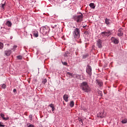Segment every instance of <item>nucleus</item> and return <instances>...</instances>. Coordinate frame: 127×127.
<instances>
[{"mask_svg":"<svg viewBox=\"0 0 127 127\" xmlns=\"http://www.w3.org/2000/svg\"><path fill=\"white\" fill-rule=\"evenodd\" d=\"M73 35H74V37L76 39L80 38V30L79 28H76L74 30Z\"/></svg>","mask_w":127,"mask_h":127,"instance_id":"4","label":"nucleus"},{"mask_svg":"<svg viewBox=\"0 0 127 127\" xmlns=\"http://www.w3.org/2000/svg\"><path fill=\"white\" fill-rule=\"evenodd\" d=\"M63 64H64V65H66L67 64V62H64L63 63Z\"/></svg>","mask_w":127,"mask_h":127,"instance_id":"36","label":"nucleus"},{"mask_svg":"<svg viewBox=\"0 0 127 127\" xmlns=\"http://www.w3.org/2000/svg\"><path fill=\"white\" fill-rule=\"evenodd\" d=\"M89 6L94 9L96 7V6L95 5V4L94 3H91L89 4Z\"/></svg>","mask_w":127,"mask_h":127,"instance_id":"19","label":"nucleus"},{"mask_svg":"<svg viewBox=\"0 0 127 127\" xmlns=\"http://www.w3.org/2000/svg\"><path fill=\"white\" fill-rule=\"evenodd\" d=\"M29 118L30 119V121H32V115H29Z\"/></svg>","mask_w":127,"mask_h":127,"instance_id":"34","label":"nucleus"},{"mask_svg":"<svg viewBox=\"0 0 127 127\" xmlns=\"http://www.w3.org/2000/svg\"><path fill=\"white\" fill-rule=\"evenodd\" d=\"M123 28H120L118 30V36L121 37V36H123V34H124V32H123Z\"/></svg>","mask_w":127,"mask_h":127,"instance_id":"10","label":"nucleus"},{"mask_svg":"<svg viewBox=\"0 0 127 127\" xmlns=\"http://www.w3.org/2000/svg\"><path fill=\"white\" fill-rule=\"evenodd\" d=\"M33 36L35 37H38V32H37V31H36L35 32H34L33 33Z\"/></svg>","mask_w":127,"mask_h":127,"instance_id":"21","label":"nucleus"},{"mask_svg":"<svg viewBox=\"0 0 127 127\" xmlns=\"http://www.w3.org/2000/svg\"><path fill=\"white\" fill-rule=\"evenodd\" d=\"M111 41H112V42H113V43H114V44H119V39L115 38V37H111Z\"/></svg>","mask_w":127,"mask_h":127,"instance_id":"9","label":"nucleus"},{"mask_svg":"<svg viewBox=\"0 0 127 127\" xmlns=\"http://www.w3.org/2000/svg\"><path fill=\"white\" fill-rule=\"evenodd\" d=\"M80 89L85 93H89L91 92V87L89 86L87 81H83L79 85Z\"/></svg>","mask_w":127,"mask_h":127,"instance_id":"1","label":"nucleus"},{"mask_svg":"<svg viewBox=\"0 0 127 127\" xmlns=\"http://www.w3.org/2000/svg\"><path fill=\"white\" fill-rule=\"evenodd\" d=\"M63 56L64 57H71V54H70L69 52L66 51L64 53Z\"/></svg>","mask_w":127,"mask_h":127,"instance_id":"12","label":"nucleus"},{"mask_svg":"<svg viewBox=\"0 0 127 127\" xmlns=\"http://www.w3.org/2000/svg\"><path fill=\"white\" fill-rule=\"evenodd\" d=\"M13 93H15V92H16V89H14L13 90Z\"/></svg>","mask_w":127,"mask_h":127,"instance_id":"37","label":"nucleus"},{"mask_svg":"<svg viewBox=\"0 0 127 127\" xmlns=\"http://www.w3.org/2000/svg\"><path fill=\"white\" fill-rule=\"evenodd\" d=\"M79 122H81V123H82V124H83V120H82V119H80L79 120Z\"/></svg>","mask_w":127,"mask_h":127,"instance_id":"39","label":"nucleus"},{"mask_svg":"<svg viewBox=\"0 0 127 127\" xmlns=\"http://www.w3.org/2000/svg\"><path fill=\"white\" fill-rule=\"evenodd\" d=\"M11 50H7L4 51V54L6 56H10L11 54Z\"/></svg>","mask_w":127,"mask_h":127,"instance_id":"11","label":"nucleus"},{"mask_svg":"<svg viewBox=\"0 0 127 127\" xmlns=\"http://www.w3.org/2000/svg\"><path fill=\"white\" fill-rule=\"evenodd\" d=\"M86 26H87V25L83 26V28H85V27H86Z\"/></svg>","mask_w":127,"mask_h":127,"instance_id":"42","label":"nucleus"},{"mask_svg":"<svg viewBox=\"0 0 127 127\" xmlns=\"http://www.w3.org/2000/svg\"><path fill=\"white\" fill-rule=\"evenodd\" d=\"M74 105H75L74 103V101H71L69 104L70 108H73V107H74Z\"/></svg>","mask_w":127,"mask_h":127,"instance_id":"20","label":"nucleus"},{"mask_svg":"<svg viewBox=\"0 0 127 127\" xmlns=\"http://www.w3.org/2000/svg\"><path fill=\"white\" fill-rule=\"evenodd\" d=\"M66 75H68V76H71V77H74V74H73L72 73L69 72H67L66 73Z\"/></svg>","mask_w":127,"mask_h":127,"instance_id":"24","label":"nucleus"},{"mask_svg":"<svg viewBox=\"0 0 127 127\" xmlns=\"http://www.w3.org/2000/svg\"><path fill=\"white\" fill-rule=\"evenodd\" d=\"M5 4L4 3H1L0 5V7L1 8L2 10H4V6Z\"/></svg>","mask_w":127,"mask_h":127,"instance_id":"22","label":"nucleus"},{"mask_svg":"<svg viewBox=\"0 0 127 127\" xmlns=\"http://www.w3.org/2000/svg\"><path fill=\"white\" fill-rule=\"evenodd\" d=\"M29 36L31 37V38H32V35H31V34H30Z\"/></svg>","mask_w":127,"mask_h":127,"instance_id":"40","label":"nucleus"},{"mask_svg":"<svg viewBox=\"0 0 127 127\" xmlns=\"http://www.w3.org/2000/svg\"><path fill=\"white\" fill-rule=\"evenodd\" d=\"M6 25L8 26V27H11V25H12V23H11V22H10L9 20H7L6 22Z\"/></svg>","mask_w":127,"mask_h":127,"instance_id":"17","label":"nucleus"},{"mask_svg":"<svg viewBox=\"0 0 127 127\" xmlns=\"http://www.w3.org/2000/svg\"><path fill=\"white\" fill-rule=\"evenodd\" d=\"M31 0V1L32 2V1H34V0Z\"/></svg>","mask_w":127,"mask_h":127,"instance_id":"44","label":"nucleus"},{"mask_svg":"<svg viewBox=\"0 0 127 127\" xmlns=\"http://www.w3.org/2000/svg\"><path fill=\"white\" fill-rule=\"evenodd\" d=\"M2 28V27H1V29Z\"/></svg>","mask_w":127,"mask_h":127,"instance_id":"45","label":"nucleus"},{"mask_svg":"<svg viewBox=\"0 0 127 127\" xmlns=\"http://www.w3.org/2000/svg\"><path fill=\"white\" fill-rule=\"evenodd\" d=\"M96 84L99 87H102L103 86V82L101 80L97 79Z\"/></svg>","mask_w":127,"mask_h":127,"instance_id":"13","label":"nucleus"},{"mask_svg":"<svg viewBox=\"0 0 127 127\" xmlns=\"http://www.w3.org/2000/svg\"><path fill=\"white\" fill-rule=\"evenodd\" d=\"M86 72L89 75V77L92 76V67L90 65H87Z\"/></svg>","mask_w":127,"mask_h":127,"instance_id":"6","label":"nucleus"},{"mask_svg":"<svg viewBox=\"0 0 127 127\" xmlns=\"http://www.w3.org/2000/svg\"><path fill=\"white\" fill-rule=\"evenodd\" d=\"M74 77H76L77 79H80L81 78V75L80 74H73Z\"/></svg>","mask_w":127,"mask_h":127,"instance_id":"23","label":"nucleus"},{"mask_svg":"<svg viewBox=\"0 0 127 127\" xmlns=\"http://www.w3.org/2000/svg\"><path fill=\"white\" fill-rule=\"evenodd\" d=\"M121 123L122 124H127V119H125L124 120H122L121 121Z\"/></svg>","mask_w":127,"mask_h":127,"instance_id":"26","label":"nucleus"},{"mask_svg":"<svg viewBox=\"0 0 127 127\" xmlns=\"http://www.w3.org/2000/svg\"><path fill=\"white\" fill-rule=\"evenodd\" d=\"M78 13V14H80V15H81V13H82L78 12V13Z\"/></svg>","mask_w":127,"mask_h":127,"instance_id":"41","label":"nucleus"},{"mask_svg":"<svg viewBox=\"0 0 127 127\" xmlns=\"http://www.w3.org/2000/svg\"><path fill=\"white\" fill-rule=\"evenodd\" d=\"M73 19L76 21V22L79 23L83 21V14L81 13V15H77L73 16Z\"/></svg>","mask_w":127,"mask_h":127,"instance_id":"3","label":"nucleus"},{"mask_svg":"<svg viewBox=\"0 0 127 127\" xmlns=\"http://www.w3.org/2000/svg\"><path fill=\"white\" fill-rule=\"evenodd\" d=\"M49 107H50L52 109V112H53V114H54V111H55V107H54V104H51L49 105Z\"/></svg>","mask_w":127,"mask_h":127,"instance_id":"15","label":"nucleus"},{"mask_svg":"<svg viewBox=\"0 0 127 127\" xmlns=\"http://www.w3.org/2000/svg\"><path fill=\"white\" fill-rule=\"evenodd\" d=\"M84 34H86V35L89 34V32L88 31H85L84 32Z\"/></svg>","mask_w":127,"mask_h":127,"instance_id":"35","label":"nucleus"},{"mask_svg":"<svg viewBox=\"0 0 127 127\" xmlns=\"http://www.w3.org/2000/svg\"><path fill=\"white\" fill-rule=\"evenodd\" d=\"M3 48V44L0 42V49H2Z\"/></svg>","mask_w":127,"mask_h":127,"instance_id":"29","label":"nucleus"},{"mask_svg":"<svg viewBox=\"0 0 127 127\" xmlns=\"http://www.w3.org/2000/svg\"><path fill=\"white\" fill-rule=\"evenodd\" d=\"M112 34V31L108 30L106 31L102 32L101 33V36L103 37H109Z\"/></svg>","mask_w":127,"mask_h":127,"instance_id":"5","label":"nucleus"},{"mask_svg":"<svg viewBox=\"0 0 127 127\" xmlns=\"http://www.w3.org/2000/svg\"><path fill=\"white\" fill-rule=\"evenodd\" d=\"M105 20L106 24L109 25V24H110V23H111V20H110L108 18H105Z\"/></svg>","mask_w":127,"mask_h":127,"instance_id":"18","label":"nucleus"},{"mask_svg":"<svg viewBox=\"0 0 127 127\" xmlns=\"http://www.w3.org/2000/svg\"><path fill=\"white\" fill-rule=\"evenodd\" d=\"M56 26H57V25H54V26H53V28H55V27H56Z\"/></svg>","mask_w":127,"mask_h":127,"instance_id":"38","label":"nucleus"},{"mask_svg":"<svg viewBox=\"0 0 127 127\" xmlns=\"http://www.w3.org/2000/svg\"><path fill=\"white\" fill-rule=\"evenodd\" d=\"M49 31H50V29L46 26H43L40 29V32L43 35H46L47 33H48Z\"/></svg>","mask_w":127,"mask_h":127,"instance_id":"2","label":"nucleus"},{"mask_svg":"<svg viewBox=\"0 0 127 127\" xmlns=\"http://www.w3.org/2000/svg\"><path fill=\"white\" fill-rule=\"evenodd\" d=\"M17 48V46L16 45H14L13 46V48L12 49V50L14 51L15 50H16V49Z\"/></svg>","mask_w":127,"mask_h":127,"instance_id":"28","label":"nucleus"},{"mask_svg":"<svg viewBox=\"0 0 127 127\" xmlns=\"http://www.w3.org/2000/svg\"><path fill=\"white\" fill-rule=\"evenodd\" d=\"M102 44H103V40L101 39H97L96 41V46L97 47H98V48H102V47H103Z\"/></svg>","mask_w":127,"mask_h":127,"instance_id":"7","label":"nucleus"},{"mask_svg":"<svg viewBox=\"0 0 127 127\" xmlns=\"http://www.w3.org/2000/svg\"><path fill=\"white\" fill-rule=\"evenodd\" d=\"M17 59H19V60H21V59H22V56H17Z\"/></svg>","mask_w":127,"mask_h":127,"instance_id":"31","label":"nucleus"},{"mask_svg":"<svg viewBox=\"0 0 127 127\" xmlns=\"http://www.w3.org/2000/svg\"><path fill=\"white\" fill-rule=\"evenodd\" d=\"M5 126L3 125V123L2 122H0V127H4Z\"/></svg>","mask_w":127,"mask_h":127,"instance_id":"32","label":"nucleus"},{"mask_svg":"<svg viewBox=\"0 0 127 127\" xmlns=\"http://www.w3.org/2000/svg\"><path fill=\"white\" fill-rule=\"evenodd\" d=\"M106 115H107V113L105 112H100L97 114V117L98 118H101V119H103L104 117H106Z\"/></svg>","mask_w":127,"mask_h":127,"instance_id":"8","label":"nucleus"},{"mask_svg":"<svg viewBox=\"0 0 127 127\" xmlns=\"http://www.w3.org/2000/svg\"><path fill=\"white\" fill-rule=\"evenodd\" d=\"M0 117L2 119L3 121H7V120L9 119V117H7L6 118L4 117V114L1 113Z\"/></svg>","mask_w":127,"mask_h":127,"instance_id":"14","label":"nucleus"},{"mask_svg":"<svg viewBox=\"0 0 127 127\" xmlns=\"http://www.w3.org/2000/svg\"><path fill=\"white\" fill-rule=\"evenodd\" d=\"M1 88H2V89H5V88H6V85L5 84H2L1 85Z\"/></svg>","mask_w":127,"mask_h":127,"instance_id":"30","label":"nucleus"},{"mask_svg":"<svg viewBox=\"0 0 127 127\" xmlns=\"http://www.w3.org/2000/svg\"><path fill=\"white\" fill-rule=\"evenodd\" d=\"M63 99L65 102H68V99H69V96L67 94H64L63 96Z\"/></svg>","mask_w":127,"mask_h":127,"instance_id":"16","label":"nucleus"},{"mask_svg":"<svg viewBox=\"0 0 127 127\" xmlns=\"http://www.w3.org/2000/svg\"><path fill=\"white\" fill-rule=\"evenodd\" d=\"M10 39H12V36H11V37H10Z\"/></svg>","mask_w":127,"mask_h":127,"instance_id":"43","label":"nucleus"},{"mask_svg":"<svg viewBox=\"0 0 127 127\" xmlns=\"http://www.w3.org/2000/svg\"><path fill=\"white\" fill-rule=\"evenodd\" d=\"M88 56H89V55H88V54H86L85 55H84L82 57V58L83 59H86V58H87L88 57Z\"/></svg>","mask_w":127,"mask_h":127,"instance_id":"27","label":"nucleus"},{"mask_svg":"<svg viewBox=\"0 0 127 127\" xmlns=\"http://www.w3.org/2000/svg\"><path fill=\"white\" fill-rule=\"evenodd\" d=\"M26 126L27 127H34V125L31 124L30 123H27Z\"/></svg>","mask_w":127,"mask_h":127,"instance_id":"25","label":"nucleus"},{"mask_svg":"<svg viewBox=\"0 0 127 127\" xmlns=\"http://www.w3.org/2000/svg\"><path fill=\"white\" fill-rule=\"evenodd\" d=\"M47 82V79H43V83L45 84V83H46Z\"/></svg>","mask_w":127,"mask_h":127,"instance_id":"33","label":"nucleus"}]
</instances>
